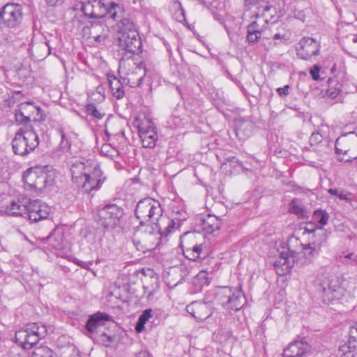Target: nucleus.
<instances>
[{"mask_svg":"<svg viewBox=\"0 0 357 357\" xmlns=\"http://www.w3.org/2000/svg\"><path fill=\"white\" fill-rule=\"evenodd\" d=\"M70 172L73 182L84 192L92 196L106 179L98 164L91 159L76 160L70 166Z\"/></svg>","mask_w":357,"mask_h":357,"instance_id":"1","label":"nucleus"},{"mask_svg":"<svg viewBox=\"0 0 357 357\" xmlns=\"http://www.w3.org/2000/svg\"><path fill=\"white\" fill-rule=\"evenodd\" d=\"M175 225V221L168 217L162 218L156 225H146L139 232H135L139 240L134 239L133 243L138 250H153L160 245L162 236H167L174 229Z\"/></svg>","mask_w":357,"mask_h":357,"instance_id":"2","label":"nucleus"},{"mask_svg":"<svg viewBox=\"0 0 357 357\" xmlns=\"http://www.w3.org/2000/svg\"><path fill=\"white\" fill-rule=\"evenodd\" d=\"M312 291L317 299L325 304L340 299L344 294L339 278L324 273L317 275L313 281Z\"/></svg>","mask_w":357,"mask_h":357,"instance_id":"3","label":"nucleus"},{"mask_svg":"<svg viewBox=\"0 0 357 357\" xmlns=\"http://www.w3.org/2000/svg\"><path fill=\"white\" fill-rule=\"evenodd\" d=\"M160 202L151 197L139 201L136 205L135 215L139 220V225L134 228L135 232H139L146 225H156L165 216Z\"/></svg>","mask_w":357,"mask_h":357,"instance_id":"4","label":"nucleus"},{"mask_svg":"<svg viewBox=\"0 0 357 357\" xmlns=\"http://www.w3.org/2000/svg\"><path fill=\"white\" fill-rule=\"evenodd\" d=\"M55 179V172L49 166L35 167L29 169L23 174L25 188L35 192H42L52 186Z\"/></svg>","mask_w":357,"mask_h":357,"instance_id":"5","label":"nucleus"},{"mask_svg":"<svg viewBox=\"0 0 357 357\" xmlns=\"http://www.w3.org/2000/svg\"><path fill=\"white\" fill-rule=\"evenodd\" d=\"M47 332L45 326L33 323L15 332V342L24 349H31L46 336Z\"/></svg>","mask_w":357,"mask_h":357,"instance_id":"6","label":"nucleus"},{"mask_svg":"<svg viewBox=\"0 0 357 357\" xmlns=\"http://www.w3.org/2000/svg\"><path fill=\"white\" fill-rule=\"evenodd\" d=\"M23 6L17 3H7L0 9V27L16 29L23 20Z\"/></svg>","mask_w":357,"mask_h":357,"instance_id":"7","label":"nucleus"},{"mask_svg":"<svg viewBox=\"0 0 357 357\" xmlns=\"http://www.w3.org/2000/svg\"><path fill=\"white\" fill-rule=\"evenodd\" d=\"M335 151L337 155L347 156L342 157L340 161H351L357 158V133L354 131L341 135L335 142Z\"/></svg>","mask_w":357,"mask_h":357,"instance_id":"8","label":"nucleus"},{"mask_svg":"<svg viewBox=\"0 0 357 357\" xmlns=\"http://www.w3.org/2000/svg\"><path fill=\"white\" fill-rule=\"evenodd\" d=\"M123 215L122 208L116 204H108L98 211V222L105 229H114L120 225Z\"/></svg>","mask_w":357,"mask_h":357,"instance_id":"9","label":"nucleus"},{"mask_svg":"<svg viewBox=\"0 0 357 357\" xmlns=\"http://www.w3.org/2000/svg\"><path fill=\"white\" fill-rule=\"evenodd\" d=\"M197 234L194 232H187L181 238V246L183 252L186 258L192 261H196L198 259L204 258L207 255L204 252L206 248L204 243L190 245V241H192L196 238Z\"/></svg>","mask_w":357,"mask_h":357,"instance_id":"10","label":"nucleus"},{"mask_svg":"<svg viewBox=\"0 0 357 357\" xmlns=\"http://www.w3.org/2000/svg\"><path fill=\"white\" fill-rule=\"evenodd\" d=\"M43 109L33 104V102H24L18 105V108L15 111V119L17 123H24L33 121L37 122V117L41 118Z\"/></svg>","mask_w":357,"mask_h":357,"instance_id":"11","label":"nucleus"},{"mask_svg":"<svg viewBox=\"0 0 357 357\" xmlns=\"http://www.w3.org/2000/svg\"><path fill=\"white\" fill-rule=\"evenodd\" d=\"M27 137L15 134L12 140V149L15 155L26 156L38 146L39 139H34L30 135Z\"/></svg>","mask_w":357,"mask_h":357,"instance_id":"12","label":"nucleus"},{"mask_svg":"<svg viewBox=\"0 0 357 357\" xmlns=\"http://www.w3.org/2000/svg\"><path fill=\"white\" fill-rule=\"evenodd\" d=\"M314 349L307 337L294 340L283 351V357H310Z\"/></svg>","mask_w":357,"mask_h":357,"instance_id":"13","label":"nucleus"},{"mask_svg":"<svg viewBox=\"0 0 357 357\" xmlns=\"http://www.w3.org/2000/svg\"><path fill=\"white\" fill-rule=\"evenodd\" d=\"M83 31H88L89 38L93 39L96 43H104L109 36V29L104 21L95 20L89 21V24L84 26Z\"/></svg>","mask_w":357,"mask_h":357,"instance_id":"14","label":"nucleus"},{"mask_svg":"<svg viewBox=\"0 0 357 357\" xmlns=\"http://www.w3.org/2000/svg\"><path fill=\"white\" fill-rule=\"evenodd\" d=\"M119 46L121 50L131 54L142 52V42L138 33L120 34L118 36Z\"/></svg>","mask_w":357,"mask_h":357,"instance_id":"15","label":"nucleus"},{"mask_svg":"<svg viewBox=\"0 0 357 357\" xmlns=\"http://www.w3.org/2000/svg\"><path fill=\"white\" fill-rule=\"evenodd\" d=\"M205 301H193L186 307L187 312L197 321H204L213 314L211 299L205 298Z\"/></svg>","mask_w":357,"mask_h":357,"instance_id":"16","label":"nucleus"},{"mask_svg":"<svg viewBox=\"0 0 357 357\" xmlns=\"http://www.w3.org/2000/svg\"><path fill=\"white\" fill-rule=\"evenodd\" d=\"M26 207L25 218H28L31 222H37L49 216V207L39 200L30 201Z\"/></svg>","mask_w":357,"mask_h":357,"instance_id":"17","label":"nucleus"},{"mask_svg":"<svg viewBox=\"0 0 357 357\" xmlns=\"http://www.w3.org/2000/svg\"><path fill=\"white\" fill-rule=\"evenodd\" d=\"M296 48L297 55L303 60H309L312 56L317 55L319 52V44L312 38H302Z\"/></svg>","mask_w":357,"mask_h":357,"instance_id":"18","label":"nucleus"},{"mask_svg":"<svg viewBox=\"0 0 357 357\" xmlns=\"http://www.w3.org/2000/svg\"><path fill=\"white\" fill-rule=\"evenodd\" d=\"M138 132L143 147L149 149L155 147L158 140V134L155 126L151 122L139 126Z\"/></svg>","mask_w":357,"mask_h":357,"instance_id":"19","label":"nucleus"},{"mask_svg":"<svg viewBox=\"0 0 357 357\" xmlns=\"http://www.w3.org/2000/svg\"><path fill=\"white\" fill-rule=\"evenodd\" d=\"M340 357H357V321L350 326L347 343L339 348Z\"/></svg>","mask_w":357,"mask_h":357,"instance_id":"20","label":"nucleus"},{"mask_svg":"<svg viewBox=\"0 0 357 357\" xmlns=\"http://www.w3.org/2000/svg\"><path fill=\"white\" fill-rule=\"evenodd\" d=\"M108 321H113V318L109 314L98 311L90 315L85 324V329L87 331V336L97 333L98 327L104 326Z\"/></svg>","mask_w":357,"mask_h":357,"instance_id":"21","label":"nucleus"},{"mask_svg":"<svg viewBox=\"0 0 357 357\" xmlns=\"http://www.w3.org/2000/svg\"><path fill=\"white\" fill-rule=\"evenodd\" d=\"M147 73L146 63L145 61H140L135 70L128 75L127 78H123V82L127 81L130 87L141 86Z\"/></svg>","mask_w":357,"mask_h":357,"instance_id":"22","label":"nucleus"},{"mask_svg":"<svg viewBox=\"0 0 357 357\" xmlns=\"http://www.w3.org/2000/svg\"><path fill=\"white\" fill-rule=\"evenodd\" d=\"M232 296L226 299L223 308L237 311L242 308L245 303V298L240 284L236 289L231 288Z\"/></svg>","mask_w":357,"mask_h":357,"instance_id":"23","label":"nucleus"},{"mask_svg":"<svg viewBox=\"0 0 357 357\" xmlns=\"http://www.w3.org/2000/svg\"><path fill=\"white\" fill-rule=\"evenodd\" d=\"M197 225L206 233L211 234L215 231L220 229L222 219L214 215L208 214L204 218L197 219Z\"/></svg>","mask_w":357,"mask_h":357,"instance_id":"24","label":"nucleus"},{"mask_svg":"<svg viewBox=\"0 0 357 357\" xmlns=\"http://www.w3.org/2000/svg\"><path fill=\"white\" fill-rule=\"evenodd\" d=\"M74 10L80 11L82 13H77L73 18V20H77L81 24L85 23V19L88 18L91 20H95L96 13H93L91 0H87L85 2H80L76 5Z\"/></svg>","mask_w":357,"mask_h":357,"instance_id":"25","label":"nucleus"},{"mask_svg":"<svg viewBox=\"0 0 357 357\" xmlns=\"http://www.w3.org/2000/svg\"><path fill=\"white\" fill-rule=\"evenodd\" d=\"M231 296H232L231 287L227 286L217 287L213 290L208 292L206 299H211V297H212V303H216L223 307L226 299Z\"/></svg>","mask_w":357,"mask_h":357,"instance_id":"26","label":"nucleus"},{"mask_svg":"<svg viewBox=\"0 0 357 357\" xmlns=\"http://www.w3.org/2000/svg\"><path fill=\"white\" fill-rule=\"evenodd\" d=\"M116 26L118 29L119 35L124 33H138L134 16L130 14L123 15V17L116 23Z\"/></svg>","mask_w":357,"mask_h":357,"instance_id":"27","label":"nucleus"},{"mask_svg":"<svg viewBox=\"0 0 357 357\" xmlns=\"http://www.w3.org/2000/svg\"><path fill=\"white\" fill-rule=\"evenodd\" d=\"M253 129L254 125L252 121L240 118L236 123L235 133L239 139L244 140L252 135Z\"/></svg>","mask_w":357,"mask_h":357,"instance_id":"28","label":"nucleus"},{"mask_svg":"<svg viewBox=\"0 0 357 357\" xmlns=\"http://www.w3.org/2000/svg\"><path fill=\"white\" fill-rule=\"evenodd\" d=\"M273 266L279 275H284L289 273L292 267V262L289 258L288 253L281 252L280 257L273 262Z\"/></svg>","mask_w":357,"mask_h":357,"instance_id":"29","label":"nucleus"},{"mask_svg":"<svg viewBox=\"0 0 357 357\" xmlns=\"http://www.w3.org/2000/svg\"><path fill=\"white\" fill-rule=\"evenodd\" d=\"M29 52L35 59L40 61L50 54L51 48L47 42H38L31 44Z\"/></svg>","mask_w":357,"mask_h":357,"instance_id":"30","label":"nucleus"},{"mask_svg":"<svg viewBox=\"0 0 357 357\" xmlns=\"http://www.w3.org/2000/svg\"><path fill=\"white\" fill-rule=\"evenodd\" d=\"M107 79L113 96L121 99L125 95L124 82L113 75H107Z\"/></svg>","mask_w":357,"mask_h":357,"instance_id":"31","label":"nucleus"},{"mask_svg":"<svg viewBox=\"0 0 357 357\" xmlns=\"http://www.w3.org/2000/svg\"><path fill=\"white\" fill-rule=\"evenodd\" d=\"M63 234L57 229H54L51 233L45 238H41L43 243H49L53 248L60 250L63 248Z\"/></svg>","mask_w":357,"mask_h":357,"instance_id":"32","label":"nucleus"},{"mask_svg":"<svg viewBox=\"0 0 357 357\" xmlns=\"http://www.w3.org/2000/svg\"><path fill=\"white\" fill-rule=\"evenodd\" d=\"M27 205L23 204L20 200L13 201L6 208L8 215L12 216H22L25 218Z\"/></svg>","mask_w":357,"mask_h":357,"instance_id":"33","label":"nucleus"},{"mask_svg":"<svg viewBox=\"0 0 357 357\" xmlns=\"http://www.w3.org/2000/svg\"><path fill=\"white\" fill-rule=\"evenodd\" d=\"M93 13H96L95 20H102L107 14V6L105 3V0H91Z\"/></svg>","mask_w":357,"mask_h":357,"instance_id":"34","label":"nucleus"},{"mask_svg":"<svg viewBox=\"0 0 357 357\" xmlns=\"http://www.w3.org/2000/svg\"><path fill=\"white\" fill-rule=\"evenodd\" d=\"M107 10H108L107 14H110L111 18L117 22L123 17V15H127L125 14V10L122 5L113 1L110 3L109 6H107Z\"/></svg>","mask_w":357,"mask_h":357,"instance_id":"35","label":"nucleus"},{"mask_svg":"<svg viewBox=\"0 0 357 357\" xmlns=\"http://www.w3.org/2000/svg\"><path fill=\"white\" fill-rule=\"evenodd\" d=\"M170 10L174 18L177 22H183L185 21V11L178 0H172L170 6Z\"/></svg>","mask_w":357,"mask_h":357,"instance_id":"36","label":"nucleus"},{"mask_svg":"<svg viewBox=\"0 0 357 357\" xmlns=\"http://www.w3.org/2000/svg\"><path fill=\"white\" fill-rule=\"evenodd\" d=\"M328 89L326 91V95L331 98L335 99L342 93V85L335 79H328Z\"/></svg>","mask_w":357,"mask_h":357,"instance_id":"37","label":"nucleus"},{"mask_svg":"<svg viewBox=\"0 0 357 357\" xmlns=\"http://www.w3.org/2000/svg\"><path fill=\"white\" fill-rule=\"evenodd\" d=\"M261 37V31L257 22H253L248 26L247 40L250 43H255Z\"/></svg>","mask_w":357,"mask_h":357,"instance_id":"38","label":"nucleus"},{"mask_svg":"<svg viewBox=\"0 0 357 357\" xmlns=\"http://www.w3.org/2000/svg\"><path fill=\"white\" fill-rule=\"evenodd\" d=\"M18 124L21 125L22 127L17 130L15 134L24 136L26 137H28L27 135H30L32 136L33 139H39V137L31 122H26L24 123Z\"/></svg>","mask_w":357,"mask_h":357,"instance_id":"39","label":"nucleus"},{"mask_svg":"<svg viewBox=\"0 0 357 357\" xmlns=\"http://www.w3.org/2000/svg\"><path fill=\"white\" fill-rule=\"evenodd\" d=\"M192 283L197 290H201L203 287L208 285L210 280L208 272L204 270L199 271L195 277Z\"/></svg>","mask_w":357,"mask_h":357,"instance_id":"40","label":"nucleus"},{"mask_svg":"<svg viewBox=\"0 0 357 357\" xmlns=\"http://www.w3.org/2000/svg\"><path fill=\"white\" fill-rule=\"evenodd\" d=\"M317 229L318 231L313 235V238L310 243L315 247L319 245V249L321 250V248L326 244L328 236L326 231L322 230L321 227H317Z\"/></svg>","mask_w":357,"mask_h":357,"instance_id":"41","label":"nucleus"},{"mask_svg":"<svg viewBox=\"0 0 357 357\" xmlns=\"http://www.w3.org/2000/svg\"><path fill=\"white\" fill-rule=\"evenodd\" d=\"M152 315L153 310L151 308L146 309L142 312L135 326V330L137 333H141L142 331H143L146 323L152 317Z\"/></svg>","mask_w":357,"mask_h":357,"instance_id":"42","label":"nucleus"},{"mask_svg":"<svg viewBox=\"0 0 357 357\" xmlns=\"http://www.w3.org/2000/svg\"><path fill=\"white\" fill-rule=\"evenodd\" d=\"M289 211L301 218H303L307 216L306 210L298 204V200L296 199H293L289 203Z\"/></svg>","mask_w":357,"mask_h":357,"instance_id":"43","label":"nucleus"},{"mask_svg":"<svg viewBox=\"0 0 357 357\" xmlns=\"http://www.w3.org/2000/svg\"><path fill=\"white\" fill-rule=\"evenodd\" d=\"M303 250L305 257L310 260L318 256L320 251L319 245H317V247L313 246L310 242L307 244L303 245Z\"/></svg>","mask_w":357,"mask_h":357,"instance_id":"44","label":"nucleus"},{"mask_svg":"<svg viewBox=\"0 0 357 357\" xmlns=\"http://www.w3.org/2000/svg\"><path fill=\"white\" fill-rule=\"evenodd\" d=\"M313 219L321 226H324L328 223L329 215L326 211L318 209L314 211Z\"/></svg>","mask_w":357,"mask_h":357,"instance_id":"45","label":"nucleus"},{"mask_svg":"<svg viewBox=\"0 0 357 357\" xmlns=\"http://www.w3.org/2000/svg\"><path fill=\"white\" fill-rule=\"evenodd\" d=\"M31 357H53V351L47 346L36 347Z\"/></svg>","mask_w":357,"mask_h":357,"instance_id":"46","label":"nucleus"},{"mask_svg":"<svg viewBox=\"0 0 357 357\" xmlns=\"http://www.w3.org/2000/svg\"><path fill=\"white\" fill-rule=\"evenodd\" d=\"M100 152L112 159L117 158L119 155V151L109 144H103L100 149Z\"/></svg>","mask_w":357,"mask_h":357,"instance_id":"47","label":"nucleus"},{"mask_svg":"<svg viewBox=\"0 0 357 357\" xmlns=\"http://www.w3.org/2000/svg\"><path fill=\"white\" fill-rule=\"evenodd\" d=\"M328 192L332 195H335V196L337 197L341 200L350 201L351 199V197H352L351 193L345 192L344 190L335 189V188L329 189Z\"/></svg>","mask_w":357,"mask_h":357,"instance_id":"48","label":"nucleus"},{"mask_svg":"<svg viewBox=\"0 0 357 357\" xmlns=\"http://www.w3.org/2000/svg\"><path fill=\"white\" fill-rule=\"evenodd\" d=\"M61 357H80V355L74 345H68L62 351Z\"/></svg>","mask_w":357,"mask_h":357,"instance_id":"49","label":"nucleus"},{"mask_svg":"<svg viewBox=\"0 0 357 357\" xmlns=\"http://www.w3.org/2000/svg\"><path fill=\"white\" fill-rule=\"evenodd\" d=\"M59 132L61 134V143H60L61 148L63 150L70 149V148L71 146V142H70V139H69V137L67 135V134L64 132V130L63 129H60Z\"/></svg>","mask_w":357,"mask_h":357,"instance_id":"50","label":"nucleus"},{"mask_svg":"<svg viewBox=\"0 0 357 357\" xmlns=\"http://www.w3.org/2000/svg\"><path fill=\"white\" fill-rule=\"evenodd\" d=\"M227 163H229L233 168L241 167L243 170H247V169L243 167L242 162L234 156L226 158L223 165H226Z\"/></svg>","mask_w":357,"mask_h":357,"instance_id":"51","label":"nucleus"},{"mask_svg":"<svg viewBox=\"0 0 357 357\" xmlns=\"http://www.w3.org/2000/svg\"><path fill=\"white\" fill-rule=\"evenodd\" d=\"M86 111L87 114L98 119H101L104 114H102L96 108L94 104H88L86 106Z\"/></svg>","mask_w":357,"mask_h":357,"instance_id":"52","label":"nucleus"},{"mask_svg":"<svg viewBox=\"0 0 357 357\" xmlns=\"http://www.w3.org/2000/svg\"><path fill=\"white\" fill-rule=\"evenodd\" d=\"M100 340L103 346L108 347L114 342L115 337L103 332L100 335Z\"/></svg>","mask_w":357,"mask_h":357,"instance_id":"53","label":"nucleus"},{"mask_svg":"<svg viewBox=\"0 0 357 357\" xmlns=\"http://www.w3.org/2000/svg\"><path fill=\"white\" fill-rule=\"evenodd\" d=\"M322 139H323L322 135L319 132H313L311 135L309 142H310V144L311 146H314V145H317L319 143H320L322 141Z\"/></svg>","mask_w":357,"mask_h":357,"instance_id":"54","label":"nucleus"},{"mask_svg":"<svg viewBox=\"0 0 357 357\" xmlns=\"http://www.w3.org/2000/svg\"><path fill=\"white\" fill-rule=\"evenodd\" d=\"M263 8V13L268 12L273 7L271 0H258V5Z\"/></svg>","mask_w":357,"mask_h":357,"instance_id":"55","label":"nucleus"},{"mask_svg":"<svg viewBox=\"0 0 357 357\" xmlns=\"http://www.w3.org/2000/svg\"><path fill=\"white\" fill-rule=\"evenodd\" d=\"M319 72L320 67L317 65H314L312 66V68H310V74L314 80L317 81L320 79Z\"/></svg>","mask_w":357,"mask_h":357,"instance_id":"56","label":"nucleus"},{"mask_svg":"<svg viewBox=\"0 0 357 357\" xmlns=\"http://www.w3.org/2000/svg\"><path fill=\"white\" fill-rule=\"evenodd\" d=\"M289 85H285L284 87L278 88L276 91L280 97H284L289 94Z\"/></svg>","mask_w":357,"mask_h":357,"instance_id":"57","label":"nucleus"},{"mask_svg":"<svg viewBox=\"0 0 357 357\" xmlns=\"http://www.w3.org/2000/svg\"><path fill=\"white\" fill-rule=\"evenodd\" d=\"M304 229L305 232L308 234H313V235L318 231L317 227L314 228L312 223H307V225Z\"/></svg>","mask_w":357,"mask_h":357,"instance_id":"58","label":"nucleus"},{"mask_svg":"<svg viewBox=\"0 0 357 357\" xmlns=\"http://www.w3.org/2000/svg\"><path fill=\"white\" fill-rule=\"evenodd\" d=\"M136 357H153V356L149 351H141L136 354Z\"/></svg>","mask_w":357,"mask_h":357,"instance_id":"59","label":"nucleus"},{"mask_svg":"<svg viewBox=\"0 0 357 357\" xmlns=\"http://www.w3.org/2000/svg\"><path fill=\"white\" fill-rule=\"evenodd\" d=\"M172 120L174 121V124L175 126L179 127L182 125L181 119L179 117L173 116Z\"/></svg>","mask_w":357,"mask_h":357,"instance_id":"60","label":"nucleus"},{"mask_svg":"<svg viewBox=\"0 0 357 357\" xmlns=\"http://www.w3.org/2000/svg\"><path fill=\"white\" fill-rule=\"evenodd\" d=\"M47 3L50 6H56L59 1L61 3L62 0H45Z\"/></svg>","mask_w":357,"mask_h":357,"instance_id":"61","label":"nucleus"},{"mask_svg":"<svg viewBox=\"0 0 357 357\" xmlns=\"http://www.w3.org/2000/svg\"><path fill=\"white\" fill-rule=\"evenodd\" d=\"M245 2L247 5H258V0H245Z\"/></svg>","mask_w":357,"mask_h":357,"instance_id":"62","label":"nucleus"},{"mask_svg":"<svg viewBox=\"0 0 357 357\" xmlns=\"http://www.w3.org/2000/svg\"><path fill=\"white\" fill-rule=\"evenodd\" d=\"M345 258L350 260L356 261V256H355L354 253H349L345 256Z\"/></svg>","mask_w":357,"mask_h":357,"instance_id":"63","label":"nucleus"},{"mask_svg":"<svg viewBox=\"0 0 357 357\" xmlns=\"http://www.w3.org/2000/svg\"><path fill=\"white\" fill-rule=\"evenodd\" d=\"M77 264H78L79 266H81V267H82V268H86V269H88V268H89V264H86V262L80 261L79 263H77Z\"/></svg>","mask_w":357,"mask_h":357,"instance_id":"64","label":"nucleus"}]
</instances>
